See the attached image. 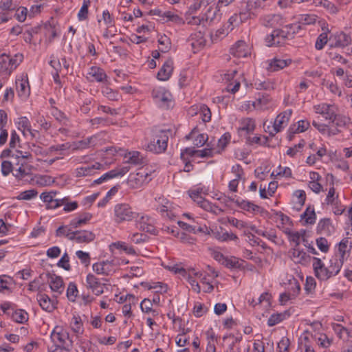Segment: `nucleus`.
Wrapping results in <instances>:
<instances>
[{
	"mask_svg": "<svg viewBox=\"0 0 352 352\" xmlns=\"http://www.w3.org/2000/svg\"><path fill=\"white\" fill-rule=\"evenodd\" d=\"M301 218L305 219L307 223L314 224L316 219L314 206H308L304 213L301 214Z\"/></svg>",
	"mask_w": 352,
	"mask_h": 352,
	"instance_id": "obj_33",
	"label": "nucleus"
},
{
	"mask_svg": "<svg viewBox=\"0 0 352 352\" xmlns=\"http://www.w3.org/2000/svg\"><path fill=\"white\" fill-rule=\"evenodd\" d=\"M350 119L349 118L337 114L336 112L334 115L333 116V118L330 120L331 122L335 124V125L338 127H344L346 126L349 123Z\"/></svg>",
	"mask_w": 352,
	"mask_h": 352,
	"instance_id": "obj_32",
	"label": "nucleus"
},
{
	"mask_svg": "<svg viewBox=\"0 0 352 352\" xmlns=\"http://www.w3.org/2000/svg\"><path fill=\"white\" fill-rule=\"evenodd\" d=\"M330 263V265L327 267L329 268V272H335L333 276H336L340 271V269L343 263V261H342L341 259L338 261L337 258H335L334 260H331Z\"/></svg>",
	"mask_w": 352,
	"mask_h": 352,
	"instance_id": "obj_45",
	"label": "nucleus"
},
{
	"mask_svg": "<svg viewBox=\"0 0 352 352\" xmlns=\"http://www.w3.org/2000/svg\"><path fill=\"white\" fill-rule=\"evenodd\" d=\"M314 109L316 113L323 116L325 120H331L336 112L333 105L326 103L315 105Z\"/></svg>",
	"mask_w": 352,
	"mask_h": 352,
	"instance_id": "obj_15",
	"label": "nucleus"
},
{
	"mask_svg": "<svg viewBox=\"0 0 352 352\" xmlns=\"http://www.w3.org/2000/svg\"><path fill=\"white\" fill-rule=\"evenodd\" d=\"M14 321L18 323H24L28 320V313L23 309L15 311L12 316Z\"/></svg>",
	"mask_w": 352,
	"mask_h": 352,
	"instance_id": "obj_36",
	"label": "nucleus"
},
{
	"mask_svg": "<svg viewBox=\"0 0 352 352\" xmlns=\"http://www.w3.org/2000/svg\"><path fill=\"white\" fill-rule=\"evenodd\" d=\"M292 113V110H288L283 111L278 115L274 120L272 129H270V126H267V131L271 136L275 135L277 133L280 132L283 129V124L288 122Z\"/></svg>",
	"mask_w": 352,
	"mask_h": 352,
	"instance_id": "obj_4",
	"label": "nucleus"
},
{
	"mask_svg": "<svg viewBox=\"0 0 352 352\" xmlns=\"http://www.w3.org/2000/svg\"><path fill=\"white\" fill-rule=\"evenodd\" d=\"M78 291L74 283H70L67 289V296L70 301L74 302Z\"/></svg>",
	"mask_w": 352,
	"mask_h": 352,
	"instance_id": "obj_44",
	"label": "nucleus"
},
{
	"mask_svg": "<svg viewBox=\"0 0 352 352\" xmlns=\"http://www.w3.org/2000/svg\"><path fill=\"white\" fill-rule=\"evenodd\" d=\"M50 65L57 72L67 74L69 72V63L65 57L60 59H52L50 62Z\"/></svg>",
	"mask_w": 352,
	"mask_h": 352,
	"instance_id": "obj_18",
	"label": "nucleus"
},
{
	"mask_svg": "<svg viewBox=\"0 0 352 352\" xmlns=\"http://www.w3.org/2000/svg\"><path fill=\"white\" fill-rule=\"evenodd\" d=\"M148 236L144 234L134 233L131 237L132 242L138 244L146 241L148 239Z\"/></svg>",
	"mask_w": 352,
	"mask_h": 352,
	"instance_id": "obj_59",
	"label": "nucleus"
},
{
	"mask_svg": "<svg viewBox=\"0 0 352 352\" xmlns=\"http://www.w3.org/2000/svg\"><path fill=\"white\" fill-rule=\"evenodd\" d=\"M322 30H323V32L318 36L315 43V47L318 50L323 49L328 41V33L329 32V29L327 28H322Z\"/></svg>",
	"mask_w": 352,
	"mask_h": 352,
	"instance_id": "obj_30",
	"label": "nucleus"
},
{
	"mask_svg": "<svg viewBox=\"0 0 352 352\" xmlns=\"http://www.w3.org/2000/svg\"><path fill=\"white\" fill-rule=\"evenodd\" d=\"M152 306V302L148 298H144L140 303V308L142 311L145 313L153 311Z\"/></svg>",
	"mask_w": 352,
	"mask_h": 352,
	"instance_id": "obj_61",
	"label": "nucleus"
},
{
	"mask_svg": "<svg viewBox=\"0 0 352 352\" xmlns=\"http://www.w3.org/2000/svg\"><path fill=\"white\" fill-rule=\"evenodd\" d=\"M268 62V66L267 67V69L269 72H277L280 69L285 68V67L289 65L292 60V59H281L278 57H274V58L270 60Z\"/></svg>",
	"mask_w": 352,
	"mask_h": 352,
	"instance_id": "obj_11",
	"label": "nucleus"
},
{
	"mask_svg": "<svg viewBox=\"0 0 352 352\" xmlns=\"http://www.w3.org/2000/svg\"><path fill=\"white\" fill-rule=\"evenodd\" d=\"M232 55L237 58L246 57L248 56L247 45L243 41H238L230 50Z\"/></svg>",
	"mask_w": 352,
	"mask_h": 352,
	"instance_id": "obj_16",
	"label": "nucleus"
},
{
	"mask_svg": "<svg viewBox=\"0 0 352 352\" xmlns=\"http://www.w3.org/2000/svg\"><path fill=\"white\" fill-rule=\"evenodd\" d=\"M94 139V137H89L85 140H80V141H78V142L74 143L75 146H74V149L78 150V149H84V148H88L89 146L91 144H92Z\"/></svg>",
	"mask_w": 352,
	"mask_h": 352,
	"instance_id": "obj_48",
	"label": "nucleus"
},
{
	"mask_svg": "<svg viewBox=\"0 0 352 352\" xmlns=\"http://www.w3.org/2000/svg\"><path fill=\"white\" fill-rule=\"evenodd\" d=\"M19 96L26 97L30 94V86L28 78L18 80L16 82Z\"/></svg>",
	"mask_w": 352,
	"mask_h": 352,
	"instance_id": "obj_28",
	"label": "nucleus"
},
{
	"mask_svg": "<svg viewBox=\"0 0 352 352\" xmlns=\"http://www.w3.org/2000/svg\"><path fill=\"white\" fill-rule=\"evenodd\" d=\"M331 223L329 219H321L317 226V232L329 234L331 232Z\"/></svg>",
	"mask_w": 352,
	"mask_h": 352,
	"instance_id": "obj_34",
	"label": "nucleus"
},
{
	"mask_svg": "<svg viewBox=\"0 0 352 352\" xmlns=\"http://www.w3.org/2000/svg\"><path fill=\"white\" fill-rule=\"evenodd\" d=\"M77 243H89L95 239L96 235L89 230H78Z\"/></svg>",
	"mask_w": 352,
	"mask_h": 352,
	"instance_id": "obj_26",
	"label": "nucleus"
},
{
	"mask_svg": "<svg viewBox=\"0 0 352 352\" xmlns=\"http://www.w3.org/2000/svg\"><path fill=\"white\" fill-rule=\"evenodd\" d=\"M107 76L103 69L98 67H91L87 73V78L91 81L102 82Z\"/></svg>",
	"mask_w": 352,
	"mask_h": 352,
	"instance_id": "obj_21",
	"label": "nucleus"
},
{
	"mask_svg": "<svg viewBox=\"0 0 352 352\" xmlns=\"http://www.w3.org/2000/svg\"><path fill=\"white\" fill-rule=\"evenodd\" d=\"M305 144V140H301L298 144H296L294 147L289 148L287 151V154L290 157H294L299 151V149L304 147Z\"/></svg>",
	"mask_w": 352,
	"mask_h": 352,
	"instance_id": "obj_55",
	"label": "nucleus"
},
{
	"mask_svg": "<svg viewBox=\"0 0 352 352\" xmlns=\"http://www.w3.org/2000/svg\"><path fill=\"white\" fill-rule=\"evenodd\" d=\"M285 35L284 30H274L270 35L266 37L267 45L270 47L281 45L287 38Z\"/></svg>",
	"mask_w": 352,
	"mask_h": 352,
	"instance_id": "obj_8",
	"label": "nucleus"
},
{
	"mask_svg": "<svg viewBox=\"0 0 352 352\" xmlns=\"http://www.w3.org/2000/svg\"><path fill=\"white\" fill-rule=\"evenodd\" d=\"M330 40L333 43L331 44V47L344 48L351 43V37L344 32H336L330 36Z\"/></svg>",
	"mask_w": 352,
	"mask_h": 352,
	"instance_id": "obj_5",
	"label": "nucleus"
},
{
	"mask_svg": "<svg viewBox=\"0 0 352 352\" xmlns=\"http://www.w3.org/2000/svg\"><path fill=\"white\" fill-rule=\"evenodd\" d=\"M23 56L21 54H16L14 57H10L8 59V66H10V73H11L17 65L23 60Z\"/></svg>",
	"mask_w": 352,
	"mask_h": 352,
	"instance_id": "obj_42",
	"label": "nucleus"
},
{
	"mask_svg": "<svg viewBox=\"0 0 352 352\" xmlns=\"http://www.w3.org/2000/svg\"><path fill=\"white\" fill-rule=\"evenodd\" d=\"M309 126V122L307 120H300L298 122V126L296 125L290 126V131L292 133H302L305 131Z\"/></svg>",
	"mask_w": 352,
	"mask_h": 352,
	"instance_id": "obj_39",
	"label": "nucleus"
},
{
	"mask_svg": "<svg viewBox=\"0 0 352 352\" xmlns=\"http://www.w3.org/2000/svg\"><path fill=\"white\" fill-rule=\"evenodd\" d=\"M125 157L127 158L125 164H131L133 165H142L144 164V159L138 151L129 152L128 156Z\"/></svg>",
	"mask_w": 352,
	"mask_h": 352,
	"instance_id": "obj_29",
	"label": "nucleus"
},
{
	"mask_svg": "<svg viewBox=\"0 0 352 352\" xmlns=\"http://www.w3.org/2000/svg\"><path fill=\"white\" fill-rule=\"evenodd\" d=\"M335 272H329V268L327 267H324L323 265L321 269L318 270V273H315L316 276L322 280H326L331 278V276H333V274Z\"/></svg>",
	"mask_w": 352,
	"mask_h": 352,
	"instance_id": "obj_43",
	"label": "nucleus"
},
{
	"mask_svg": "<svg viewBox=\"0 0 352 352\" xmlns=\"http://www.w3.org/2000/svg\"><path fill=\"white\" fill-rule=\"evenodd\" d=\"M316 287V281L313 277H307L305 285V289L307 293H311Z\"/></svg>",
	"mask_w": 352,
	"mask_h": 352,
	"instance_id": "obj_63",
	"label": "nucleus"
},
{
	"mask_svg": "<svg viewBox=\"0 0 352 352\" xmlns=\"http://www.w3.org/2000/svg\"><path fill=\"white\" fill-rule=\"evenodd\" d=\"M110 265L111 263L109 261H106L94 263L92 266V268L93 270L98 274L109 275V273L111 271V270L109 269V266Z\"/></svg>",
	"mask_w": 352,
	"mask_h": 352,
	"instance_id": "obj_27",
	"label": "nucleus"
},
{
	"mask_svg": "<svg viewBox=\"0 0 352 352\" xmlns=\"http://www.w3.org/2000/svg\"><path fill=\"white\" fill-rule=\"evenodd\" d=\"M114 214L115 221L118 223L131 221L136 216V213L133 211L131 207L127 204L116 205Z\"/></svg>",
	"mask_w": 352,
	"mask_h": 352,
	"instance_id": "obj_2",
	"label": "nucleus"
},
{
	"mask_svg": "<svg viewBox=\"0 0 352 352\" xmlns=\"http://www.w3.org/2000/svg\"><path fill=\"white\" fill-rule=\"evenodd\" d=\"M208 140V135L204 133L199 134L195 139L193 144L197 147L202 146Z\"/></svg>",
	"mask_w": 352,
	"mask_h": 352,
	"instance_id": "obj_60",
	"label": "nucleus"
},
{
	"mask_svg": "<svg viewBox=\"0 0 352 352\" xmlns=\"http://www.w3.org/2000/svg\"><path fill=\"white\" fill-rule=\"evenodd\" d=\"M255 121L252 118H247L241 121V126L238 129L239 133L241 136L245 132V135L252 133L255 129Z\"/></svg>",
	"mask_w": 352,
	"mask_h": 352,
	"instance_id": "obj_20",
	"label": "nucleus"
},
{
	"mask_svg": "<svg viewBox=\"0 0 352 352\" xmlns=\"http://www.w3.org/2000/svg\"><path fill=\"white\" fill-rule=\"evenodd\" d=\"M37 300L41 307L46 311L52 312L56 309L57 301L56 300L51 299L45 294H37Z\"/></svg>",
	"mask_w": 352,
	"mask_h": 352,
	"instance_id": "obj_10",
	"label": "nucleus"
},
{
	"mask_svg": "<svg viewBox=\"0 0 352 352\" xmlns=\"http://www.w3.org/2000/svg\"><path fill=\"white\" fill-rule=\"evenodd\" d=\"M13 170L12 162L9 161H3L1 163V173L4 176L8 175Z\"/></svg>",
	"mask_w": 352,
	"mask_h": 352,
	"instance_id": "obj_56",
	"label": "nucleus"
},
{
	"mask_svg": "<svg viewBox=\"0 0 352 352\" xmlns=\"http://www.w3.org/2000/svg\"><path fill=\"white\" fill-rule=\"evenodd\" d=\"M148 177L149 174L144 168H138L136 173L129 175L127 183L131 188H138L151 180Z\"/></svg>",
	"mask_w": 352,
	"mask_h": 352,
	"instance_id": "obj_3",
	"label": "nucleus"
},
{
	"mask_svg": "<svg viewBox=\"0 0 352 352\" xmlns=\"http://www.w3.org/2000/svg\"><path fill=\"white\" fill-rule=\"evenodd\" d=\"M92 218V214L89 212H84L77 217L71 220L69 226L72 228H77L82 225L87 224Z\"/></svg>",
	"mask_w": 352,
	"mask_h": 352,
	"instance_id": "obj_22",
	"label": "nucleus"
},
{
	"mask_svg": "<svg viewBox=\"0 0 352 352\" xmlns=\"http://www.w3.org/2000/svg\"><path fill=\"white\" fill-rule=\"evenodd\" d=\"M286 315H288L287 312L272 314L267 320L268 326L272 327L280 322L285 319Z\"/></svg>",
	"mask_w": 352,
	"mask_h": 352,
	"instance_id": "obj_37",
	"label": "nucleus"
},
{
	"mask_svg": "<svg viewBox=\"0 0 352 352\" xmlns=\"http://www.w3.org/2000/svg\"><path fill=\"white\" fill-rule=\"evenodd\" d=\"M86 287L91 289L95 295L99 296L104 292L103 286L98 279L92 274H89L86 278Z\"/></svg>",
	"mask_w": 352,
	"mask_h": 352,
	"instance_id": "obj_12",
	"label": "nucleus"
},
{
	"mask_svg": "<svg viewBox=\"0 0 352 352\" xmlns=\"http://www.w3.org/2000/svg\"><path fill=\"white\" fill-rule=\"evenodd\" d=\"M47 276L50 280V289L58 294H61L63 291V280L60 276H56L54 274L47 273Z\"/></svg>",
	"mask_w": 352,
	"mask_h": 352,
	"instance_id": "obj_17",
	"label": "nucleus"
},
{
	"mask_svg": "<svg viewBox=\"0 0 352 352\" xmlns=\"http://www.w3.org/2000/svg\"><path fill=\"white\" fill-rule=\"evenodd\" d=\"M28 174V173L23 168V163H21V166L17 169H15L14 173H13V175L19 179H23Z\"/></svg>",
	"mask_w": 352,
	"mask_h": 352,
	"instance_id": "obj_62",
	"label": "nucleus"
},
{
	"mask_svg": "<svg viewBox=\"0 0 352 352\" xmlns=\"http://www.w3.org/2000/svg\"><path fill=\"white\" fill-rule=\"evenodd\" d=\"M152 96L156 103L164 107H168V102H170V94L164 88L154 89L152 91Z\"/></svg>",
	"mask_w": 352,
	"mask_h": 352,
	"instance_id": "obj_7",
	"label": "nucleus"
},
{
	"mask_svg": "<svg viewBox=\"0 0 352 352\" xmlns=\"http://www.w3.org/2000/svg\"><path fill=\"white\" fill-rule=\"evenodd\" d=\"M230 29L227 27V28H220L218 30H217L216 33L212 36V39L213 41H216L219 38H221L222 37L225 36L226 35L228 34L230 32Z\"/></svg>",
	"mask_w": 352,
	"mask_h": 352,
	"instance_id": "obj_57",
	"label": "nucleus"
},
{
	"mask_svg": "<svg viewBox=\"0 0 352 352\" xmlns=\"http://www.w3.org/2000/svg\"><path fill=\"white\" fill-rule=\"evenodd\" d=\"M316 244L318 248L322 252H327L329 249V246L328 244L327 240L324 237H320L316 240Z\"/></svg>",
	"mask_w": 352,
	"mask_h": 352,
	"instance_id": "obj_53",
	"label": "nucleus"
},
{
	"mask_svg": "<svg viewBox=\"0 0 352 352\" xmlns=\"http://www.w3.org/2000/svg\"><path fill=\"white\" fill-rule=\"evenodd\" d=\"M300 29V25L297 23H295L285 26V28L283 30H285L286 38H290L294 36V34L298 33L299 30Z\"/></svg>",
	"mask_w": 352,
	"mask_h": 352,
	"instance_id": "obj_40",
	"label": "nucleus"
},
{
	"mask_svg": "<svg viewBox=\"0 0 352 352\" xmlns=\"http://www.w3.org/2000/svg\"><path fill=\"white\" fill-rule=\"evenodd\" d=\"M200 111L202 116V120L204 122H208L211 120V111L210 109L205 104L200 107Z\"/></svg>",
	"mask_w": 352,
	"mask_h": 352,
	"instance_id": "obj_52",
	"label": "nucleus"
},
{
	"mask_svg": "<svg viewBox=\"0 0 352 352\" xmlns=\"http://www.w3.org/2000/svg\"><path fill=\"white\" fill-rule=\"evenodd\" d=\"M272 98L267 94H263L259 96L256 101L252 102L254 108H258L260 109H267L270 107Z\"/></svg>",
	"mask_w": 352,
	"mask_h": 352,
	"instance_id": "obj_23",
	"label": "nucleus"
},
{
	"mask_svg": "<svg viewBox=\"0 0 352 352\" xmlns=\"http://www.w3.org/2000/svg\"><path fill=\"white\" fill-rule=\"evenodd\" d=\"M178 237L184 243L194 244L195 242V239L186 234L185 232H181L180 234H178Z\"/></svg>",
	"mask_w": 352,
	"mask_h": 352,
	"instance_id": "obj_64",
	"label": "nucleus"
},
{
	"mask_svg": "<svg viewBox=\"0 0 352 352\" xmlns=\"http://www.w3.org/2000/svg\"><path fill=\"white\" fill-rule=\"evenodd\" d=\"M312 124L322 134L327 135L328 136L335 135L340 132V131L338 128H336V129H331L329 128L328 125L322 123H319L315 120L312 122Z\"/></svg>",
	"mask_w": 352,
	"mask_h": 352,
	"instance_id": "obj_24",
	"label": "nucleus"
},
{
	"mask_svg": "<svg viewBox=\"0 0 352 352\" xmlns=\"http://www.w3.org/2000/svg\"><path fill=\"white\" fill-rule=\"evenodd\" d=\"M58 327H56L52 331L51 338L58 346L66 349L65 344L68 342L72 344V340L69 339V333L66 331L61 329L60 331H56Z\"/></svg>",
	"mask_w": 352,
	"mask_h": 352,
	"instance_id": "obj_6",
	"label": "nucleus"
},
{
	"mask_svg": "<svg viewBox=\"0 0 352 352\" xmlns=\"http://www.w3.org/2000/svg\"><path fill=\"white\" fill-rule=\"evenodd\" d=\"M161 199L162 200V201L161 202L162 205L159 208H157L158 211L162 216L171 219L173 214L170 211L168 210V201H165V199L164 198L160 197L159 200Z\"/></svg>",
	"mask_w": 352,
	"mask_h": 352,
	"instance_id": "obj_41",
	"label": "nucleus"
},
{
	"mask_svg": "<svg viewBox=\"0 0 352 352\" xmlns=\"http://www.w3.org/2000/svg\"><path fill=\"white\" fill-rule=\"evenodd\" d=\"M103 165L99 162H96L91 166H82L76 169V177H86L92 175L96 173V170H100Z\"/></svg>",
	"mask_w": 352,
	"mask_h": 352,
	"instance_id": "obj_14",
	"label": "nucleus"
},
{
	"mask_svg": "<svg viewBox=\"0 0 352 352\" xmlns=\"http://www.w3.org/2000/svg\"><path fill=\"white\" fill-rule=\"evenodd\" d=\"M69 258L68 254L65 252L61 258L59 260V261L57 263V265L60 267L63 268L65 270H70L71 266L69 263Z\"/></svg>",
	"mask_w": 352,
	"mask_h": 352,
	"instance_id": "obj_50",
	"label": "nucleus"
},
{
	"mask_svg": "<svg viewBox=\"0 0 352 352\" xmlns=\"http://www.w3.org/2000/svg\"><path fill=\"white\" fill-rule=\"evenodd\" d=\"M289 344L290 342L289 338H287V337H283L278 342L277 348L279 352H288Z\"/></svg>",
	"mask_w": 352,
	"mask_h": 352,
	"instance_id": "obj_51",
	"label": "nucleus"
},
{
	"mask_svg": "<svg viewBox=\"0 0 352 352\" xmlns=\"http://www.w3.org/2000/svg\"><path fill=\"white\" fill-rule=\"evenodd\" d=\"M90 0H83L82 6L78 13V18L80 21H84L87 19L89 13V6H90Z\"/></svg>",
	"mask_w": 352,
	"mask_h": 352,
	"instance_id": "obj_38",
	"label": "nucleus"
},
{
	"mask_svg": "<svg viewBox=\"0 0 352 352\" xmlns=\"http://www.w3.org/2000/svg\"><path fill=\"white\" fill-rule=\"evenodd\" d=\"M168 140V131L163 130L155 131L152 140L147 144L146 148L155 153H162L166 150Z\"/></svg>",
	"mask_w": 352,
	"mask_h": 352,
	"instance_id": "obj_1",
	"label": "nucleus"
},
{
	"mask_svg": "<svg viewBox=\"0 0 352 352\" xmlns=\"http://www.w3.org/2000/svg\"><path fill=\"white\" fill-rule=\"evenodd\" d=\"M212 233L215 239L221 241H236L238 239L237 236L232 232H222L219 231L214 232L212 230Z\"/></svg>",
	"mask_w": 352,
	"mask_h": 352,
	"instance_id": "obj_31",
	"label": "nucleus"
},
{
	"mask_svg": "<svg viewBox=\"0 0 352 352\" xmlns=\"http://www.w3.org/2000/svg\"><path fill=\"white\" fill-rule=\"evenodd\" d=\"M173 70V61L171 58H168L163 64L162 67L157 74V78L160 80H167L169 79Z\"/></svg>",
	"mask_w": 352,
	"mask_h": 352,
	"instance_id": "obj_13",
	"label": "nucleus"
},
{
	"mask_svg": "<svg viewBox=\"0 0 352 352\" xmlns=\"http://www.w3.org/2000/svg\"><path fill=\"white\" fill-rule=\"evenodd\" d=\"M230 138L231 135L229 133H224L218 141V147L221 148V149H224V148L230 142Z\"/></svg>",
	"mask_w": 352,
	"mask_h": 352,
	"instance_id": "obj_58",
	"label": "nucleus"
},
{
	"mask_svg": "<svg viewBox=\"0 0 352 352\" xmlns=\"http://www.w3.org/2000/svg\"><path fill=\"white\" fill-rule=\"evenodd\" d=\"M137 228L142 231L156 234V229L153 225V221L147 216H142L136 221Z\"/></svg>",
	"mask_w": 352,
	"mask_h": 352,
	"instance_id": "obj_9",
	"label": "nucleus"
},
{
	"mask_svg": "<svg viewBox=\"0 0 352 352\" xmlns=\"http://www.w3.org/2000/svg\"><path fill=\"white\" fill-rule=\"evenodd\" d=\"M72 329L76 334H82L84 330L80 316H74L71 323Z\"/></svg>",
	"mask_w": 352,
	"mask_h": 352,
	"instance_id": "obj_35",
	"label": "nucleus"
},
{
	"mask_svg": "<svg viewBox=\"0 0 352 352\" xmlns=\"http://www.w3.org/2000/svg\"><path fill=\"white\" fill-rule=\"evenodd\" d=\"M254 85L257 90H272L274 89V84L270 80L256 81Z\"/></svg>",
	"mask_w": 352,
	"mask_h": 352,
	"instance_id": "obj_47",
	"label": "nucleus"
},
{
	"mask_svg": "<svg viewBox=\"0 0 352 352\" xmlns=\"http://www.w3.org/2000/svg\"><path fill=\"white\" fill-rule=\"evenodd\" d=\"M76 254L82 264H85L86 266L89 265L90 256L89 253L85 252L82 250H78L76 252Z\"/></svg>",
	"mask_w": 352,
	"mask_h": 352,
	"instance_id": "obj_54",
	"label": "nucleus"
},
{
	"mask_svg": "<svg viewBox=\"0 0 352 352\" xmlns=\"http://www.w3.org/2000/svg\"><path fill=\"white\" fill-rule=\"evenodd\" d=\"M220 15L221 14H219V10L217 7L211 6L208 8L204 16L202 17V20L210 24L215 21H219L221 18Z\"/></svg>",
	"mask_w": 352,
	"mask_h": 352,
	"instance_id": "obj_19",
	"label": "nucleus"
},
{
	"mask_svg": "<svg viewBox=\"0 0 352 352\" xmlns=\"http://www.w3.org/2000/svg\"><path fill=\"white\" fill-rule=\"evenodd\" d=\"M160 45H162L160 48L162 52H167L170 49V38L166 35H162L158 39Z\"/></svg>",
	"mask_w": 352,
	"mask_h": 352,
	"instance_id": "obj_46",
	"label": "nucleus"
},
{
	"mask_svg": "<svg viewBox=\"0 0 352 352\" xmlns=\"http://www.w3.org/2000/svg\"><path fill=\"white\" fill-rule=\"evenodd\" d=\"M235 204L240 208H241L244 210L248 211V212H262L260 206H258L249 201H246V200L240 201L239 199H236L235 201Z\"/></svg>",
	"mask_w": 352,
	"mask_h": 352,
	"instance_id": "obj_25",
	"label": "nucleus"
},
{
	"mask_svg": "<svg viewBox=\"0 0 352 352\" xmlns=\"http://www.w3.org/2000/svg\"><path fill=\"white\" fill-rule=\"evenodd\" d=\"M37 195V191L35 190H28L23 191L19 194V195L16 197L19 200H30L33 197H36Z\"/></svg>",
	"mask_w": 352,
	"mask_h": 352,
	"instance_id": "obj_49",
	"label": "nucleus"
}]
</instances>
